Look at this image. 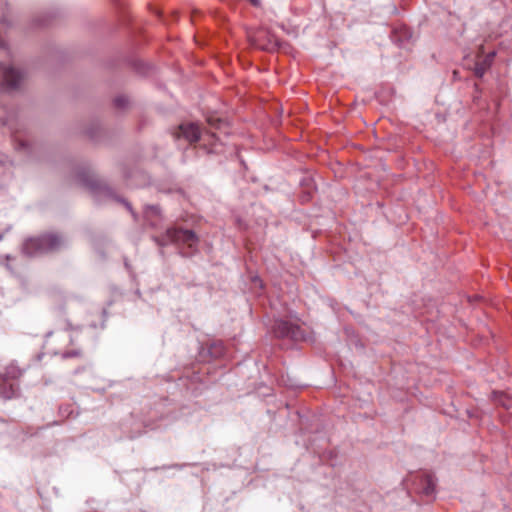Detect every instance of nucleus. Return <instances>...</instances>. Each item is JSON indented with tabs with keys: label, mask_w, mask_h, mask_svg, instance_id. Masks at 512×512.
Returning a JSON list of instances; mask_svg holds the SVG:
<instances>
[{
	"label": "nucleus",
	"mask_w": 512,
	"mask_h": 512,
	"mask_svg": "<svg viewBox=\"0 0 512 512\" xmlns=\"http://www.w3.org/2000/svg\"><path fill=\"white\" fill-rule=\"evenodd\" d=\"M65 245L63 236L56 232H46L26 239L22 244V253L28 257L54 253Z\"/></svg>",
	"instance_id": "obj_1"
},
{
	"label": "nucleus",
	"mask_w": 512,
	"mask_h": 512,
	"mask_svg": "<svg viewBox=\"0 0 512 512\" xmlns=\"http://www.w3.org/2000/svg\"><path fill=\"white\" fill-rule=\"evenodd\" d=\"M166 238L169 242L176 244L184 251L187 256L194 254L198 250L199 237L193 230L181 227H171L166 230Z\"/></svg>",
	"instance_id": "obj_2"
},
{
	"label": "nucleus",
	"mask_w": 512,
	"mask_h": 512,
	"mask_svg": "<svg viewBox=\"0 0 512 512\" xmlns=\"http://www.w3.org/2000/svg\"><path fill=\"white\" fill-rule=\"evenodd\" d=\"M206 122L209 125V130L205 133V141L210 146L207 151L208 153H219L223 144L217 132L225 135L229 134V124L216 115H208Z\"/></svg>",
	"instance_id": "obj_3"
},
{
	"label": "nucleus",
	"mask_w": 512,
	"mask_h": 512,
	"mask_svg": "<svg viewBox=\"0 0 512 512\" xmlns=\"http://www.w3.org/2000/svg\"><path fill=\"white\" fill-rule=\"evenodd\" d=\"M49 338H55L60 343V349L55 350L56 355H60L63 359H82L83 351L76 347L73 341L72 333L70 331L50 332Z\"/></svg>",
	"instance_id": "obj_4"
},
{
	"label": "nucleus",
	"mask_w": 512,
	"mask_h": 512,
	"mask_svg": "<svg viewBox=\"0 0 512 512\" xmlns=\"http://www.w3.org/2000/svg\"><path fill=\"white\" fill-rule=\"evenodd\" d=\"M248 39L252 46L260 50L271 52L279 47L277 37L265 28H260L249 33Z\"/></svg>",
	"instance_id": "obj_5"
},
{
	"label": "nucleus",
	"mask_w": 512,
	"mask_h": 512,
	"mask_svg": "<svg viewBox=\"0 0 512 512\" xmlns=\"http://www.w3.org/2000/svg\"><path fill=\"white\" fill-rule=\"evenodd\" d=\"M273 334L279 339L289 338L291 340H303L305 337L304 331L301 326L290 320L279 319L273 325Z\"/></svg>",
	"instance_id": "obj_6"
},
{
	"label": "nucleus",
	"mask_w": 512,
	"mask_h": 512,
	"mask_svg": "<svg viewBox=\"0 0 512 512\" xmlns=\"http://www.w3.org/2000/svg\"><path fill=\"white\" fill-rule=\"evenodd\" d=\"M0 74L2 75L0 88L3 90L16 89L23 79L21 72L13 67H6L2 64H0Z\"/></svg>",
	"instance_id": "obj_7"
},
{
	"label": "nucleus",
	"mask_w": 512,
	"mask_h": 512,
	"mask_svg": "<svg viewBox=\"0 0 512 512\" xmlns=\"http://www.w3.org/2000/svg\"><path fill=\"white\" fill-rule=\"evenodd\" d=\"M177 138L183 137L190 144L196 143L201 138V130L196 123H183L178 126V131L175 133Z\"/></svg>",
	"instance_id": "obj_8"
},
{
	"label": "nucleus",
	"mask_w": 512,
	"mask_h": 512,
	"mask_svg": "<svg viewBox=\"0 0 512 512\" xmlns=\"http://www.w3.org/2000/svg\"><path fill=\"white\" fill-rule=\"evenodd\" d=\"M20 395L19 382L0 378V396L4 400H11Z\"/></svg>",
	"instance_id": "obj_9"
},
{
	"label": "nucleus",
	"mask_w": 512,
	"mask_h": 512,
	"mask_svg": "<svg viewBox=\"0 0 512 512\" xmlns=\"http://www.w3.org/2000/svg\"><path fill=\"white\" fill-rule=\"evenodd\" d=\"M418 484L420 486L419 492L424 495H432L435 491V482L431 475L419 474L416 476Z\"/></svg>",
	"instance_id": "obj_10"
},
{
	"label": "nucleus",
	"mask_w": 512,
	"mask_h": 512,
	"mask_svg": "<svg viewBox=\"0 0 512 512\" xmlns=\"http://www.w3.org/2000/svg\"><path fill=\"white\" fill-rule=\"evenodd\" d=\"M78 180L85 186L91 189H98L101 187L100 180L89 170H81L77 173Z\"/></svg>",
	"instance_id": "obj_11"
},
{
	"label": "nucleus",
	"mask_w": 512,
	"mask_h": 512,
	"mask_svg": "<svg viewBox=\"0 0 512 512\" xmlns=\"http://www.w3.org/2000/svg\"><path fill=\"white\" fill-rule=\"evenodd\" d=\"M144 216L152 227H157L162 221L161 209L157 205L147 206Z\"/></svg>",
	"instance_id": "obj_12"
},
{
	"label": "nucleus",
	"mask_w": 512,
	"mask_h": 512,
	"mask_svg": "<svg viewBox=\"0 0 512 512\" xmlns=\"http://www.w3.org/2000/svg\"><path fill=\"white\" fill-rule=\"evenodd\" d=\"M23 375V370L15 363L8 364L0 373V378L19 382Z\"/></svg>",
	"instance_id": "obj_13"
},
{
	"label": "nucleus",
	"mask_w": 512,
	"mask_h": 512,
	"mask_svg": "<svg viewBox=\"0 0 512 512\" xmlns=\"http://www.w3.org/2000/svg\"><path fill=\"white\" fill-rule=\"evenodd\" d=\"M207 353L211 359H219L225 354V345L221 341H214L207 347Z\"/></svg>",
	"instance_id": "obj_14"
},
{
	"label": "nucleus",
	"mask_w": 512,
	"mask_h": 512,
	"mask_svg": "<svg viewBox=\"0 0 512 512\" xmlns=\"http://www.w3.org/2000/svg\"><path fill=\"white\" fill-rule=\"evenodd\" d=\"M494 56L495 52H492L486 57L482 64L476 63L474 73L477 77L481 78L485 74L486 69L490 66Z\"/></svg>",
	"instance_id": "obj_15"
},
{
	"label": "nucleus",
	"mask_w": 512,
	"mask_h": 512,
	"mask_svg": "<svg viewBox=\"0 0 512 512\" xmlns=\"http://www.w3.org/2000/svg\"><path fill=\"white\" fill-rule=\"evenodd\" d=\"M39 430H40V428L27 427L23 431L24 437L34 436V435H36L38 433Z\"/></svg>",
	"instance_id": "obj_16"
},
{
	"label": "nucleus",
	"mask_w": 512,
	"mask_h": 512,
	"mask_svg": "<svg viewBox=\"0 0 512 512\" xmlns=\"http://www.w3.org/2000/svg\"><path fill=\"white\" fill-rule=\"evenodd\" d=\"M127 99L125 97H117L115 100H114V103H115V106L119 107V108H123L126 106L127 104Z\"/></svg>",
	"instance_id": "obj_17"
},
{
	"label": "nucleus",
	"mask_w": 512,
	"mask_h": 512,
	"mask_svg": "<svg viewBox=\"0 0 512 512\" xmlns=\"http://www.w3.org/2000/svg\"><path fill=\"white\" fill-rule=\"evenodd\" d=\"M7 420L0 418V435L5 432V427L7 425Z\"/></svg>",
	"instance_id": "obj_18"
},
{
	"label": "nucleus",
	"mask_w": 512,
	"mask_h": 512,
	"mask_svg": "<svg viewBox=\"0 0 512 512\" xmlns=\"http://www.w3.org/2000/svg\"><path fill=\"white\" fill-rule=\"evenodd\" d=\"M251 2H252L254 5H257V4H258V0H251Z\"/></svg>",
	"instance_id": "obj_19"
}]
</instances>
